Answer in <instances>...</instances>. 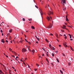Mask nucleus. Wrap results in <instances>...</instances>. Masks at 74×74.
I'll return each mask as SVG.
<instances>
[{"label": "nucleus", "instance_id": "57", "mask_svg": "<svg viewBox=\"0 0 74 74\" xmlns=\"http://www.w3.org/2000/svg\"><path fill=\"white\" fill-rule=\"evenodd\" d=\"M65 24L66 25H67V23H65Z\"/></svg>", "mask_w": 74, "mask_h": 74}, {"label": "nucleus", "instance_id": "58", "mask_svg": "<svg viewBox=\"0 0 74 74\" xmlns=\"http://www.w3.org/2000/svg\"><path fill=\"white\" fill-rule=\"evenodd\" d=\"M18 56L16 57V59H18Z\"/></svg>", "mask_w": 74, "mask_h": 74}, {"label": "nucleus", "instance_id": "43", "mask_svg": "<svg viewBox=\"0 0 74 74\" xmlns=\"http://www.w3.org/2000/svg\"><path fill=\"white\" fill-rule=\"evenodd\" d=\"M1 33H3V31H2V30L1 29Z\"/></svg>", "mask_w": 74, "mask_h": 74}, {"label": "nucleus", "instance_id": "15", "mask_svg": "<svg viewBox=\"0 0 74 74\" xmlns=\"http://www.w3.org/2000/svg\"><path fill=\"white\" fill-rule=\"evenodd\" d=\"M46 60L47 61V62L48 63H49V61H48V59H47V58H46Z\"/></svg>", "mask_w": 74, "mask_h": 74}, {"label": "nucleus", "instance_id": "26", "mask_svg": "<svg viewBox=\"0 0 74 74\" xmlns=\"http://www.w3.org/2000/svg\"><path fill=\"white\" fill-rule=\"evenodd\" d=\"M49 35H50V36H53V34H49Z\"/></svg>", "mask_w": 74, "mask_h": 74}, {"label": "nucleus", "instance_id": "9", "mask_svg": "<svg viewBox=\"0 0 74 74\" xmlns=\"http://www.w3.org/2000/svg\"><path fill=\"white\" fill-rule=\"evenodd\" d=\"M40 12L41 15H42L43 14L42 11V10H41V9L40 10Z\"/></svg>", "mask_w": 74, "mask_h": 74}, {"label": "nucleus", "instance_id": "35", "mask_svg": "<svg viewBox=\"0 0 74 74\" xmlns=\"http://www.w3.org/2000/svg\"><path fill=\"white\" fill-rule=\"evenodd\" d=\"M52 56H53V57H54V56H54V54H53V53H52Z\"/></svg>", "mask_w": 74, "mask_h": 74}, {"label": "nucleus", "instance_id": "20", "mask_svg": "<svg viewBox=\"0 0 74 74\" xmlns=\"http://www.w3.org/2000/svg\"><path fill=\"white\" fill-rule=\"evenodd\" d=\"M45 41H47V42H49V41H48V40L47 39H45Z\"/></svg>", "mask_w": 74, "mask_h": 74}, {"label": "nucleus", "instance_id": "56", "mask_svg": "<svg viewBox=\"0 0 74 74\" xmlns=\"http://www.w3.org/2000/svg\"><path fill=\"white\" fill-rule=\"evenodd\" d=\"M59 47H61V45H59Z\"/></svg>", "mask_w": 74, "mask_h": 74}, {"label": "nucleus", "instance_id": "31", "mask_svg": "<svg viewBox=\"0 0 74 74\" xmlns=\"http://www.w3.org/2000/svg\"><path fill=\"white\" fill-rule=\"evenodd\" d=\"M36 65L37 66V67H38V66H39V64H36Z\"/></svg>", "mask_w": 74, "mask_h": 74}, {"label": "nucleus", "instance_id": "51", "mask_svg": "<svg viewBox=\"0 0 74 74\" xmlns=\"http://www.w3.org/2000/svg\"><path fill=\"white\" fill-rule=\"evenodd\" d=\"M60 36H63V35H61V34H60Z\"/></svg>", "mask_w": 74, "mask_h": 74}, {"label": "nucleus", "instance_id": "47", "mask_svg": "<svg viewBox=\"0 0 74 74\" xmlns=\"http://www.w3.org/2000/svg\"><path fill=\"white\" fill-rule=\"evenodd\" d=\"M24 36H25V38H26V36L25 35H24Z\"/></svg>", "mask_w": 74, "mask_h": 74}, {"label": "nucleus", "instance_id": "52", "mask_svg": "<svg viewBox=\"0 0 74 74\" xmlns=\"http://www.w3.org/2000/svg\"><path fill=\"white\" fill-rule=\"evenodd\" d=\"M70 40H71V41H72L73 40V39H70Z\"/></svg>", "mask_w": 74, "mask_h": 74}, {"label": "nucleus", "instance_id": "64", "mask_svg": "<svg viewBox=\"0 0 74 74\" xmlns=\"http://www.w3.org/2000/svg\"><path fill=\"white\" fill-rule=\"evenodd\" d=\"M0 64H1V65H2L3 64L1 63H0Z\"/></svg>", "mask_w": 74, "mask_h": 74}, {"label": "nucleus", "instance_id": "46", "mask_svg": "<svg viewBox=\"0 0 74 74\" xmlns=\"http://www.w3.org/2000/svg\"><path fill=\"white\" fill-rule=\"evenodd\" d=\"M51 64H52V65L53 66V63H51Z\"/></svg>", "mask_w": 74, "mask_h": 74}, {"label": "nucleus", "instance_id": "44", "mask_svg": "<svg viewBox=\"0 0 74 74\" xmlns=\"http://www.w3.org/2000/svg\"><path fill=\"white\" fill-rule=\"evenodd\" d=\"M6 42H8V41H7V40H6Z\"/></svg>", "mask_w": 74, "mask_h": 74}, {"label": "nucleus", "instance_id": "40", "mask_svg": "<svg viewBox=\"0 0 74 74\" xmlns=\"http://www.w3.org/2000/svg\"><path fill=\"white\" fill-rule=\"evenodd\" d=\"M62 54L64 56H65V54H64V53H62Z\"/></svg>", "mask_w": 74, "mask_h": 74}, {"label": "nucleus", "instance_id": "25", "mask_svg": "<svg viewBox=\"0 0 74 74\" xmlns=\"http://www.w3.org/2000/svg\"><path fill=\"white\" fill-rule=\"evenodd\" d=\"M66 21H69V19H68V18H66Z\"/></svg>", "mask_w": 74, "mask_h": 74}, {"label": "nucleus", "instance_id": "38", "mask_svg": "<svg viewBox=\"0 0 74 74\" xmlns=\"http://www.w3.org/2000/svg\"><path fill=\"white\" fill-rule=\"evenodd\" d=\"M64 38H65V39H66L67 38V36H65L64 37Z\"/></svg>", "mask_w": 74, "mask_h": 74}, {"label": "nucleus", "instance_id": "4", "mask_svg": "<svg viewBox=\"0 0 74 74\" xmlns=\"http://www.w3.org/2000/svg\"><path fill=\"white\" fill-rule=\"evenodd\" d=\"M26 49L25 48H23L22 49V52L23 53H24V52H26Z\"/></svg>", "mask_w": 74, "mask_h": 74}, {"label": "nucleus", "instance_id": "16", "mask_svg": "<svg viewBox=\"0 0 74 74\" xmlns=\"http://www.w3.org/2000/svg\"><path fill=\"white\" fill-rule=\"evenodd\" d=\"M70 48H71V50H72V51H73V48H72L71 46H70Z\"/></svg>", "mask_w": 74, "mask_h": 74}, {"label": "nucleus", "instance_id": "7", "mask_svg": "<svg viewBox=\"0 0 74 74\" xmlns=\"http://www.w3.org/2000/svg\"><path fill=\"white\" fill-rule=\"evenodd\" d=\"M46 19H47L48 21H50V18L49 17V16H48L46 17Z\"/></svg>", "mask_w": 74, "mask_h": 74}, {"label": "nucleus", "instance_id": "18", "mask_svg": "<svg viewBox=\"0 0 74 74\" xmlns=\"http://www.w3.org/2000/svg\"><path fill=\"white\" fill-rule=\"evenodd\" d=\"M60 71L61 73L62 74H63V72H62V70H60Z\"/></svg>", "mask_w": 74, "mask_h": 74}, {"label": "nucleus", "instance_id": "34", "mask_svg": "<svg viewBox=\"0 0 74 74\" xmlns=\"http://www.w3.org/2000/svg\"><path fill=\"white\" fill-rule=\"evenodd\" d=\"M49 47L50 48H51V44H49Z\"/></svg>", "mask_w": 74, "mask_h": 74}, {"label": "nucleus", "instance_id": "59", "mask_svg": "<svg viewBox=\"0 0 74 74\" xmlns=\"http://www.w3.org/2000/svg\"><path fill=\"white\" fill-rule=\"evenodd\" d=\"M70 38H71V36H70Z\"/></svg>", "mask_w": 74, "mask_h": 74}, {"label": "nucleus", "instance_id": "14", "mask_svg": "<svg viewBox=\"0 0 74 74\" xmlns=\"http://www.w3.org/2000/svg\"><path fill=\"white\" fill-rule=\"evenodd\" d=\"M1 42H3V43H4V39H2L1 40Z\"/></svg>", "mask_w": 74, "mask_h": 74}, {"label": "nucleus", "instance_id": "23", "mask_svg": "<svg viewBox=\"0 0 74 74\" xmlns=\"http://www.w3.org/2000/svg\"><path fill=\"white\" fill-rule=\"evenodd\" d=\"M65 10H66V7L63 8V10L64 11H65Z\"/></svg>", "mask_w": 74, "mask_h": 74}, {"label": "nucleus", "instance_id": "13", "mask_svg": "<svg viewBox=\"0 0 74 74\" xmlns=\"http://www.w3.org/2000/svg\"><path fill=\"white\" fill-rule=\"evenodd\" d=\"M32 52L33 53H34V52H35V50H34V49L32 50Z\"/></svg>", "mask_w": 74, "mask_h": 74}, {"label": "nucleus", "instance_id": "42", "mask_svg": "<svg viewBox=\"0 0 74 74\" xmlns=\"http://www.w3.org/2000/svg\"><path fill=\"white\" fill-rule=\"evenodd\" d=\"M3 67H5V66H4V65L3 64L2 65Z\"/></svg>", "mask_w": 74, "mask_h": 74}, {"label": "nucleus", "instance_id": "22", "mask_svg": "<svg viewBox=\"0 0 74 74\" xmlns=\"http://www.w3.org/2000/svg\"><path fill=\"white\" fill-rule=\"evenodd\" d=\"M19 42L20 43H23V41H22V40L20 41Z\"/></svg>", "mask_w": 74, "mask_h": 74}, {"label": "nucleus", "instance_id": "54", "mask_svg": "<svg viewBox=\"0 0 74 74\" xmlns=\"http://www.w3.org/2000/svg\"><path fill=\"white\" fill-rule=\"evenodd\" d=\"M42 56H44V54H42Z\"/></svg>", "mask_w": 74, "mask_h": 74}, {"label": "nucleus", "instance_id": "49", "mask_svg": "<svg viewBox=\"0 0 74 74\" xmlns=\"http://www.w3.org/2000/svg\"><path fill=\"white\" fill-rule=\"evenodd\" d=\"M68 35H69V36H71V35H70V34H68Z\"/></svg>", "mask_w": 74, "mask_h": 74}, {"label": "nucleus", "instance_id": "28", "mask_svg": "<svg viewBox=\"0 0 74 74\" xmlns=\"http://www.w3.org/2000/svg\"><path fill=\"white\" fill-rule=\"evenodd\" d=\"M23 21H25V18H23Z\"/></svg>", "mask_w": 74, "mask_h": 74}, {"label": "nucleus", "instance_id": "32", "mask_svg": "<svg viewBox=\"0 0 74 74\" xmlns=\"http://www.w3.org/2000/svg\"><path fill=\"white\" fill-rule=\"evenodd\" d=\"M37 38V40L38 41H40V39H39V38Z\"/></svg>", "mask_w": 74, "mask_h": 74}, {"label": "nucleus", "instance_id": "6", "mask_svg": "<svg viewBox=\"0 0 74 74\" xmlns=\"http://www.w3.org/2000/svg\"><path fill=\"white\" fill-rule=\"evenodd\" d=\"M66 44L67 43L66 42L64 43V47H67V45Z\"/></svg>", "mask_w": 74, "mask_h": 74}, {"label": "nucleus", "instance_id": "63", "mask_svg": "<svg viewBox=\"0 0 74 74\" xmlns=\"http://www.w3.org/2000/svg\"><path fill=\"white\" fill-rule=\"evenodd\" d=\"M29 32V31H26V33H27V32Z\"/></svg>", "mask_w": 74, "mask_h": 74}, {"label": "nucleus", "instance_id": "33", "mask_svg": "<svg viewBox=\"0 0 74 74\" xmlns=\"http://www.w3.org/2000/svg\"><path fill=\"white\" fill-rule=\"evenodd\" d=\"M61 32H62V33H63V32H64V30H63L62 29H61Z\"/></svg>", "mask_w": 74, "mask_h": 74}, {"label": "nucleus", "instance_id": "50", "mask_svg": "<svg viewBox=\"0 0 74 74\" xmlns=\"http://www.w3.org/2000/svg\"><path fill=\"white\" fill-rule=\"evenodd\" d=\"M36 44H38V42L36 41Z\"/></svg>", "mask_w": 74, "mask_h": 74}, {"label": "nucleus", "instance_id": "60", "mask_svg": "<svg viewBox=\"0 0 74 74\" xmlns=\"http://www.w3.org/2000/svg\"><path fill=\"white\" fill-rule=\"evenodd\" d=\"M4 35V34L3 33L2 34V35L3 36Z\"/></svg>", "mask_w": 74, "mask_h": 74}, {"label": "nucleus", "instance_id": "48", "mask_svg": "<svg viewBox=\"0 0 74 74\" xmlns=\"http://www.w3.org/2000/svg\"><path fill=\"white\" fill-rule=\"evenodd\" d=\"M42 49H43L44 51H45V49H44L43 48H42Z\"/></svg>", "mask_w": 74, "mask_h": 74}, {"label": "nucleus", "instance_id": "29", "mask_svg": "<svg viewBox=\"0 0 74 74\" xmlns=\"http://www.w3.org/2000/svg\"><path fill=\"white\" fill-rule=\"evenodd\" d=\"M70 64H71V63H70V62H69L68 63V65L69 66H70Z\"/></svg>", "mask_w": 74, "mask_h": 74}, {"label": "nucleus", "instance_id": "11", "mask_svg": "<svg viewBox=\"0 0 74 74\" xmlns=\"http://www.w3.org/2000/svg\"><path fill=\"white\" fill-rule=\"evenodd\" d=\"M67 26L68 27H70V28H72V27H73L72 26L69 25Z\"/></svg>", "mask_w": 74, "mask_h": 74}, {"label": "nucleus", "instance_id": "53", "mask_svg": "<svg viewBox=\"0 0 74 74\" xmlns=\"http://www.w3.org/2000/svg\"><path fill=\"white\" fill-rule=\"evenodd\" d=\"M27 60V58H25V60Z\"/></svg>", "mask_w": 74, "mask_h": 74}, {"label": "nucleus", "instance_id": "12", "mask_svg": "<svg viewBox=\"0 0 74 74\" xmlns=\"http://www.w3.org/2000/svg\"><path fill=\"white\" fill-rule=\"evenodd\" d=\"M9 39H10V40H11V39H12V38L11 37V36H9Z\"/></svg>", "mask_w": 74, "mask_h": 74}, {"label": "nucleus", "instance_id": "5", "mask_svg": "<svg viewBox=\"0 0 74 74\" xmlns=\"http://www.w3.org/2000/svg\"><path fill=\"white\" fill-rule=\"evenodd\" d=\"M63 26L64 27H62V28H63V29H66V30H67V28H66V26H65V25H63Z\"/></svg>", "mask_w": 74, "mask_h": 74}, {"label": "nucleus", "instance_id": "24", "mask_svg": "<svg viewBox=\"0 0 74 74\" xmlns=\"http://www.w3.org/2000/svg\"><path fill=\"white\" fill-rule=\"evenodd\" d=\"M28 20L29 21H32V18H30L29 19H28Z\"/></svg>", "mask_w": 74, "mask_h": 74}, {"label": "nucleus", "instance_id": "55", "mask_svg": "<svg viewBox=\"0 0 74 74\" xmlns=\"http://www.w3.org/2000/svg\"><path fill=\"white\" fill-rule=\"evenodd\" d=\"M6 58H8V56H6Z\"/></svg>", "mask_w": 74, "mask_h": 74}, {"label": "nucleus", "instance_id": "17", "mask_svg": "<svg viewBox=\"0 0 74 74\" xmlns=\"http://www.w3.org/2000/svg\"><path fill=\"white\" fill-rule=\"evenodd\" d=\"M31 28L33 29H34L35 28H34V27L33 26H31Z\"/></svg>", "mask_w": 74, "mask_h": 74}, {"label": "nucleus", "instance_id": "30", "mask_svg": "<svg viewBox=\"0 0 74 74\" xmlns=\"http://www.w3.org/2000/svg\"><path fill=\"white\" fill-rule=\"evenodd\" d=\"M9 50L10 51H12V49L11 48H9Z\"/></svg>", "mask_w": 74, "mask_h": 74}, {"label": "nucleus", "instance_id": "39", "mask_svg": "<svg viewBox=\"0 0 74 74\" xmlns=\"http://www.w3.org/2000/svg\"><path fill=\"white\" fill-rule=\"evenodd\" d=\"M29 44H31V42H28Z\"/></svg>", "mask_w": 74, "mask_h": 74}, {"label": "nucleus", "instance_id": "19", "mask_svg": "<svg viewBox=\"0 0 74 74\" xmlns=\"http://www.w3.org/2000/svg\"><path fill=\"white\" fill-rule=\"evenodd\" d=\"M56 60L57 61L58 63H59V60L58 58H56Z\"/></svg>", "mask_w": 74, "mask_h": 74}, {"label": "nucleus", "instance_id": "21", "mask_svg": "<svg viewBox=\"0 0 74 74\" xmlns=\"http://www.w3.org/2000/svg\"><path fill=\"white\" fill-rule=\"evenodd\" d=\"M14 55H17V53H16V52H13Z\"/></svg>", "mask_w": 74, "mask_h": 74}, {"label": "nucleus", "instance_id": "1", "mask_svg": "<svg viewBox=\"0 0 74 74\" xmlns=\"http://www.w3.org/2000/svg\"><path fill=\"white\" fill-rule=\"evenodd\" d=\"M61 3L63 4V5H64V4H66V0H61Z\"/></svg>", "mask_w": 74, "mask_h": 74}, {"label": "nucleus", "instance_id": "2", "mask_svg": "<svg viewBox=\"0 0 74 74\" xmlns=\"http://www.w3.org/2000/svg\"><path fill=\"white\" fill-rule=\"evenodd\" d=\"M48 14L49 16H50V18L52 19V17H51V16H50V15L51 14H53V12H51V11H50L49 13H48Z\"/></svg>", "mask_w": 74, "mask_h": 74}, {"label": "nucleus", "instance_id": "61", "mask_svg": "<svg viewBox=\"0 0 74 74\" xmlns=\"http://www.w3.org/2000/svg\"><path fill=\"white\" fill-rule=\"evenodd\" d=\"M17 43H18V44H19V42H18V41H17Z\"/></svg>", "mask_w": 74, "mask_h": 74}, {"label": "nucleus", "instance_id": "10", "mask_svg": "<svg viewBox=\"0 0 74 74\" xmlns=\"http://www.w3.org/2000/svg\"><path fill=\"white\" fill-rule=\"evenodd\" d=\"M12 32V29H10L9 31V33H11V32Z\"/></svg>", "mask_w": 74, "mask_h": 74}, {"label": "nucleus", "instance_id": "41", "mask_svg": "<svg viewBox=\"0 0 74 74\" xmlns=\"http://www.w3.org/2000/svg\"><path fill=\"white\" fill-rule=\"evenodd\" d=\"M36 70H37V69H34V71H36Z\"/></svg>", "mask_w": 74, "mask_h": 74}, {"label": "nucleus", "instance_id": "36", "mask_svg": "<svg viewBox=\"0 0 74 74\" xmlns=\"http://www.w3.org/2000/svg\"><path fill=\"white\" fill-rule=\"evenodd\" d=\"M11 56H12V57H13V58H15V56H14V55H13V56H12V55H11Z\"/></svg>", "mask_w": 74, "mask_h": 74}, {"label": "nucleus", "instance_id": "37", "mask_svg": "<svg viewBox=\"0 0 74 74\" xmlns=\"http://www.w3.org/2000/svg\"><path fill=\"white\" fill-rule=\"evenodd\" d=\"M35 7H36V8H38V6H37L36 5H35Z\"/></svg>", "mask_w": 74, "mask_h": 74}, {"label": "nucleus", "instance_id": "8", "mask_svg": "<svg viewBox=\"0 0 74 74\" xmlns=\"http://www.w3.org/2000/svg\"><path fill=\"white\" fill-rule=\"evenodd\" d=\"M55 35L56 36V37H57V38H59V36H58V34L56 33L55 34Z\"/></svg>", "mask_w": 74, "mask_h": 74}, {"label": "nucleus", "instance_id": "27", "mask_svg": "<svg viewBox=\"0 0 74 74\" xmlns=\"http://www.w3.org/2000/svg\"><path fill=\"white\" fill-rule=\"evenodd\" d=\"M27 64V65H28V66L29 67V69H30V66H29V65H28V64Z\"/></svg>", "mask_w": 74, "mask_h": 74}, {"label": "nucleus", "instance_id": "62", "mask_svg": "<svg viewBox=\"0 0 74 74\" xmlns=\"http://www.w3.org/2000/svg\"><path fill=\"white\" fill-rule=\"evenodd\" d=\"M67 16L66 15V18H67Z\"/></svg>", "mask_w": 74, "mask_h": 74}, {"label": "nucleus", "instance_id": "45", "mask_svg": "<svg viewBox=\"0 0 74 74\" xmlns=\"http://www.w3.org/2000/svg\"><path fill=\"white\" fill-rule=\"evenodd\" d=\"M0 72H1V73H3V72H2V71H1V70H0Z\"/></svg>", "mask_w": 74, "mask_h": 74}, {"label": "nucleus", "instance_id": "3", "mask_svg": "<svg viewBox=\"0 0 74 74\" xmlns=\"http://www.w3.org/2000/svg\"><path fill=\"white\" fill-rule=\"evenodd\" d=\"M53 25H52V24H50V25L49 26H48L47 27H46V28L49 29V28H51L52 27Z\"/></svg>", "mask_w": 74, "mask_h": 74}]
</instances>
